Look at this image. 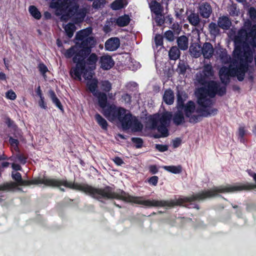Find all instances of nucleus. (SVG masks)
<instances>
[{
    "label": "nucleus",
    "instance_id": "obj_1",
    "mask_svg": "<svg viewBox=\"0 0 256 256\" xmlns=\"http://www.w3.org/2000/svg\"><path fill=\"white\" fill-rule=\"evenodd\" d=\"M39 184H44L48 187H60L63 186L70 189L84 192L92 198L104 202L102 200L116 199L126 202L142 204L147 207H152V200H144L142 196H136L129 194L124 190L118 189L114 192V188L109 186L102 188L94 187L86 183L79 184L66 180L50 178L44 176H38Z\"/></svg>",
    "mask_w": 256,
    "mask_h": 256
},
{
    "label": "nucleus",
    "instance_id": "obj_2",
    "mask_svg": "<svg viewBox=\"0 0 256 256\" xmlns=\"http://www.w3.org/2000/svg\"><path fill=\"white\" fill-rule=\"evenodd\" d=\"M247 37L246 32L242 30L235 38L234 54L236 59L230 64L228 71L230 76H236L240 81L244 79L248 64L253 60L252 52L247 43Z\"/></svg>",
    "mask_w": 256,
    "mask_h": 256
},
{
    "label": "nucleus",
    "instance_id": "obj_3",
    "mask_svg": "<svg viewBox=\"0 0 256 256\" xmlns=\"http://www.w3.org/2000/svg\"><path fill=\"white\" fill-rule=\"evenodd\" d=\"M79 0H58L56 2H52L50 7L56 10V14L61 15L62 21H67L71 17L78 22L82 20L86 14L84 8H78Z\"/></svg>",
    "mask_w": 256,
    "mask_h": 256
},
{
    "label": "nucleus",
    "instance_id": "obj_4",
    "mask_svg": "<svg viewBox=\"0 0 256 256\" xmlns=\"http://www.w3.org/2000/svg\"><path fill=\"white\" fill-rule=\"evenodd\" d=\"M92 32L91 28H87L76 33L75 44L82 48L78 55L87 56L91 52V48L96 44L94 39L90 36ZM78 56L74 58L75 60L80 59Z\"/></svg>",
    "mask_w": 256,
    "mask_h": 256
},
{
    "label": "nucleus",
    "instance_id": "obj_5",
    "mask_svg": "<svg viewBox=\"0 0 256 256\" xmlns=\"http://www.w3.org/2000/svg\"><path fill=\"white\" fill-rule=\"evenodd\" d=\"M196 112L200 114L201 118H208L217 114L218 110L214 106L216 104V97H196Z\"/></svg>",
    "mask_w": 256,
    "mask_h": 256
},
{
    "label": "nucleus",
    "instance_id": "obj_6",
    "mask_svg": "<svg viewBox=\"0 0 256 256\" xmlns=\"http://www.w3.org/2000/svg\"><path fill=\"white\" fill-rule=\"evenodd\" d=\"M82 50V48L77 46L76 44H75V45L73 46H72L69 49L66 50L64 54V56L67 58H70L73 56H74L73 58V61L74 62L76 63V66L75 68L72 69L70 71V74L72 78L74 79H76L78 80H82V77H80V72L82 71V62H80L82 60H84L86 56H79L78 59L75 60L74 58L78 56L80 51Z\"/></svg>",
    "mask_w": 256,
    "mask_h": 256
},
{
    "label": "nucleus",
    "instance_id": "obj_7",
    "mask_svg": "<svg viewBox=\"0 0 256 256\" xmlns=\"http://www.w3.org/2000/svg\"><path fill=\"white\" fill-rule=\"evenodd\" d=\"M196 106L195 103L192 100L188 101L185 105H183V112L186 118H188V122L191 124H196L202 120L200 114H194L196 112Z\"/></svg>",
    "mask_w": 256,
    "mask_h": 256
},
{
    "label": "nucleus",
    "instance_id": "obj_8",
    "mask_svg": "<svg viewBox=\"0 0 256 256\" xmlns=\"http://www.w3.org/2000/svg\"><path fill=\"white\" fill-rule=\"evenodd\" d=\"M98 60V56L94 53H90L89 54L87 55L84 60H80V62L82 64V69L80 72V76L86 70L87 72H93L96 68V64Z\"/></svg>",
    "mask_w": 256,
    "mask_h": 256
},
{
    "label": "nucleus",
    "instance_id": "obj_9",
    "mask_svg": "<svg viewBox=\"0 0 256 256\" xmlns=\"http://www.w3.org/2000/svg\"><path fill=\"white\" fill-rule=\"evenodd\" d=\"M125 112V108H117L114 104L108 105L103 112L104 115L110 121L118 120V118Z\"/></svg>",
    "mask_w": 256,
    "mask_h": 256
},
{
    "label": "nucleus",
    "instance_id": "obj_10",
    "mask_svg": "<svg viewBox=\"0 0 256 256\" xmlns=\"http://www.w3.org/2000/svg\"><path fill=\"white\" fill-rule=\"evenodd\" d=\"M83 77L87 80L86 86L88 89L93 94H96L98 92V80L96 78H92L94 74V72H84Z\"/></svg>",
    "mask_w": 256,
    "mask_h": 256
},
{
    "label": "nucleus",
    "instance_id": "obj_11",
    "mask_svg": "<svg viewBox=\"0 0 256 256\" xmlns=\"http://www.w3.org/2000/svg\"><path fill=\"white\" fill-rule=\"evenodd\" d=\"M213 74L212 66L210 64H206L204 66L203 70L196 74V80L202 85L206 84L207 79L212 76Z\"/></svg>",
    "mask_w": 256,
    "mask_h": 256
},
{
    "label": "nucleus",
    "instance_id": "obj_12",
    "mask_svg": "<svg viewBox=\"0 0 256 256\" xmlns=\"http://www.w3.org/2000/svg\"><path fill=\"white\" fill-rule=\"evenodd\" d=\"M134 117L130 112H127L125 109V112L118 120L121 124L122 129L128 130L132 127Z\"/></svg>",
    "mask_w": 256,
    "mask_h": 256
},
{
    "label": "nucleus",
    "instance_id": "obj_13",
    "mask_svg": "<svg viewBox=\"0 0 256 256\" xmlns=\"http://www.w3.org/2000/svg\"><path fill=\"white\" fill-rule=\"evenodd\" d=\"M218 88L219 86L218 83L211 81L208 84L207 92H205L204 90L202 87L198 90V92L200 94L199 96H206V94L208 96H214L218 94Z\"/></svg>",
    "mask_w": 256,
    "mask_h": 256
},
{
    "label": "nucleus",
    "instance_id": "obj_14",
    "mask_svg": "<svg viewBox=\"0 0 256 256\" xmlns=\"http://www.w3.org/2000/svg\"><path fill=\"white\" fill-rule=\"evenodd\" d=\"M99 63L100 68L104 70H108L111 68L114 64L112 58L108 54H104L100 57Z\"/></svg>",
    "mask_w": 256,
    "mask_h": 256
},
{
    "label": "nucleus",
    "instance_id": "obj_15",
    "mask_svg": "<svg viewBox=\"0 0 256 256\" xmlns=\"http://www.w3.org/2000/svg\"><path fill=\"white\" fill-rule=\"evenodd\" d=\"M248 191L244 183H236L234 185L225 186V192H236Z\"/></svg>",
    "mask_w": 256,
    "mask_h": 256
},
{
    "label": "nucleus",
    "instance_id": "obj_16",
    "mask_svg": "<svg viewBox=\"0 0 256 256\" xmlns=\"http://www.w3.org/2000/svg\"><path fill=\"white\" fill-rule=\"evenodd\" d=\"M120 46V40L117 38H112L107 40L105 43V48L107 50L114 51Z\"/></svg>",
    "mask_w": 256,
    "mask_h": 256
},
{
    "label": "nucleus",
    "instance_id": "obj_17",
    "mask_svg": "<svg viewBox=\"0 0 256 256\" xmlns=\"http://www.w3.org/2000/svg\"><path fill=\"white\" fill-rule=\"evenodd\" d=\"M184 114L182 110L178 109L173 115L172 120L173 123L176 126H180L185 122Z\"/></svg>",
    "mask_w": 256,
    "mask_h": 256
},
{
    "label": "nucleus",
    "instance_id": "obj_18",
    "mask_svg": "<svg viewBox=\"0 0 256 256\" xmlns=\"http://www.w3.org/2000/svg\"><path fill=\"white\" fill-rule=\"evenodd\" d=\"M202 54L205 58H210L214 54V49L210 42H205L202 47Z\"/></svg>",
    "mask_w": 256,
    "mask_h": 256
},
{
    "label": "nucleus",
    "instance_id": "obj_19",
    "mask_svg": "<svg viewBox=\"0 0 256 256\" xmlns=\"http://www.w3.org/2000/svg\"><path fill=\"white\" fill-rule=\"evenodd\" d=\"M212 12L210 6L208 3H204L200 6V13L204 18H208Z\"/></svg>",
    "mask_w": 256,
    "mask_h": 256
},
{
    "label": "nucleus",
    "instance_id": "obj_20",
    "mask_svg": "<svg viewBox=\"0 0 256 256\" xmlns=\"http://www.w3.org/2000/svg\"><path fill=\"white\" fill-rule=\"evenodd\" d=\"M202 48L198 44H193L190 48V54L195 58H198L202 54Z\"/></svg>",
    "mask_w": 256,
    "mask_h": 256
},
{
    "label": "nucleus",
    "instance_id": "obj_21",
    "mask_svg": "<svg viewBox=\"0 0 256 256\" xmlns=\"http://www.w3.org/2000/svg\"><path fill=\"white\" fill-rule=\"evenodd\" d=\"M177 43L181 50H186L188 48V39L186 36H182L178 38Z\"/></svg>",
    "mask_w": 256,
    "mask_h": 256
},
{
    "label": "nucleus",
    "instance_id": "obj_22",
    "mask_svg": "<svg viewBox=\"0 0 256 256\" xmlns=\"http://www.w3.org/2000/svg\"><path fill=\"white\" fill-rule=\"evenodd\" d=\"M248 175L252 177L256 182V184H253L252 183H249L248 182H245V185L246 188L247 190H253L256 188V173L254 172L252 170H246Z\"/></svg>",
    "mask_w": 256,
    "mask_h": 256
},
{
    "label": "nucleus",
    "instance_id": "obj_23",
    "mask_svg": "<svg viewBox=\"0 0 256 256\" xmlns=\"http://www.w3.org/2000/svg\"><path fill=\"white\" fill-rule=\"evenodd\" d=\"M172 118V113L170 112H166L162 114L161 116L159 118V120L161 124L168 126Z\"/></svg>",
    "mask_w": 256,
    "mask_h": 256
},
{
    "label": "nucleus",
    "instance_id": "obj_24",
    "mask_svg": "<svg viewBox=\"0 0 256 256\" xmlns=\"http://www.w3.org/2000/svg\"><path fill=\"white\" fill-rule=\"evenodd\" d=\"M163 168L172 174H179L182 172V166L181 165L178 166H163Z\"/></svg>",
    "mask_w": 256,
    "mask_h": 256
},
{
    "label": "nucleus",
    "instance_id": "obj_25",
    "mask_svg": "<svg viewBox=\"0 0 256 256\" xmlns=\"http://www.w3.org/2000/svg\"><path fill=\"white\" fill-rule=\"evenodd\" d=\"M188 20L190 24L197 26L200 22V18L198 14L192 12L188 16Z\"/></svg>",
    "mask_w": 256,
    "mask_h": 256
},
{
    "label": "nucleus",
    "instance_id": "obj_26",
    "mask_svg": "<svg viewBox=\"0 0 256 256\" xmlns=\"http://www.w3.org/2000/svg\"><path fill=\"white\" fill-rule=\"evenodd\" d=\"M95 118L97 123L102 129L104 130H107L108 123L102 116H100L99 114H96L95 115Z\"/></svg>",
    "mask_w": 256,
    "mask_h": 256
},
{
    "label": "nucleus",
    "instance_id": "obj_27",
    "mask_svg": "<svg viewBox=\"0 0 256 256\" xmlns=\"http://www.w3.org/2000/svg\"><path fill=\"white\" fill-rule=\"evenodd\" d=\"M248 132V130L246 129L244 126H240L238 128L237 136L238 137V140L241 143H245L246 141V139L244 138V136Z\"/></svg>",
    "mask_w": 256,
    "mask_h": 256
},
{
    "label": "nucleus",
    "instance_id": "obj_28",
    "mask_svg": "<svg viewBox=\"0 0 256 256\" xmlns=\"http://www.w3.org/2000/svg\"><path fill=\"white\" fill-rule=\"evenodd\" d=\"M130 21V18L128 15H124L118 18L116 22L119 26H127Z\"/></svg>",
    "mask_w": 256,
    "mask_h": 256
},
{
    "label": "nucleus",
    "instance_id": "obj_29",
    "mask_svg": "<svg viewBox=\"0 0 256 256\" xmlns=\"http://www.w3.org/2000/svg\"><path fill=\"white\" fill-rule=\"evenodd\" d=\"M168 55L170 60H176L180 56V52L176 46H172L169 51Z\"/></svg>",
    "mask_w": 256,
    "mask_h": 256
},
{
    "label": "nucleus",
    "instance_id": "obj_30",
    "mask_svg": "<svg viewBox=\"0 0 256 256\" xmlns=\"http://www.w3.org/2000/svg\"><path fill=\"white\" fill-rule=\"evenodd\" d=\"M150 7L151 10L154 14H158L161 12V6L156 1H152L150 4Z\"/></svg>",
    "mask_w": 256,
    "mask_h": 256
},
{
    "label": "nucleus",
    "instance_id": "obj_31",
    "mask_svg": "<svg viewBox=\"0 0 256 256\" xmlns=\"http://www.w3.org/2000/svg\"><path fill=\"white\" fill-rule=\"evenodd\" d=\"M16 184L13 182H6L0 185V191L11 190L16 188Z\"/></svg>",
    "mask_w": 256,
    "mask_h": 256
},
{
    "label": "nucleus",
    "instance_id": "obj_32",
    "mask_svg": "<svg viewBox=\"0 0 256 256\" xmlns=\"http://www.w3.org/2000/svg\"><path fill=\"white\" fill-rule=\"evenodd\" d=\"M64 29L69 38H72L76 30L75 26L73 24L69 23L64 26Z\"/></svg>",
    "mask_w": 256,
    "mask_h": 256
},
{
    "label": "nucleus",
    "instance_id": "obj_33",
    "mask_svg": "<svg viewBox=\"0 0 256 256\" xmlns=\"http://www.w3.org/2000/svg\"><path fill=\"white\" fill-rule=\"evenodd\" d=\"M159 122V118L156 115L151 116L148 119V122L150 124V128L152 130L156 129Z\"/></svg>",
    "mask_w": 256,
    "mask_h": 256
},
{
    "label": "nucleus",
    "instance_id": "obj_34",
    "mask_svg": "<svg viewBox=\"0 0 256 256\" xmlns=\"http://www.w3.org/2000/svg\"><path fill=\"white\" fill-rule=\"evenodd\" d=\"M31 184H39L38 177L35 178L30 180H22L18 185L23 186H28Z\"/></svg>",
    "mask_w": 256,
    "mask_h": 256
},
{
    "label": "nucleus",
    "instance_id": "obj_35",
    "mask_svg": "<svg viewBox=\"0 0 256 256\" xmlns=\"http://www.w3.org/2000/svg\"><path fill=\"white\" fill-rule=\"evenodd\" d=\"M28 10L31 15L35 18L39 20L41 18V14L36 6H30Z\"/></svg>",
    "mask_w": 256,
    "mask_h": 256
},
{
    "label": "nucleus",
    "instance_id": "obj_36",
    "mask_svg": "<svg viewBox=\"0 0 256 256\" xmlns=\"http://www.w3.org/2000/svg\"><path fill=\"white\" fill-rule=\"evenodd\" d=\"M98 98V104L99 106L102 108L104 112L108 105H110L108 102V97H97Z\"/></svg>",
    "mask_w": 256,
    "mask_h": 256
},
{
    "label": "nucleus",
    "instance_id": "obj_37",
    "mask_svg": "<svg viewBox=\"0 0 256 256\" xmlns=\"http://www.w3.org/2000/svg\"><path fill=\"white\" fill-rule=\"evenodd\" d=\"M168 126L164 124H161L158 126L156 129L162 135V137L164 138L168 136V130L166 128Z\"/></svg>",
    "mask_w": 256,
    "mask_h": 256
},
{
    "label": "nucleus",
    "instance_id": "obj_38",
    "mask_svg": "<svg viewBox=\"0 0 256 256\" xmlns=\"http://www.w3.org/2000/svg\"><path fill=\"white\" fill-rule=\"evenodd\" d=\"M100 85V89L106 92H109L112 88L111 84L108 80L102 81Z\"/></svg>",
    "mask_w": 256,
    "mask_h": 256
},
{
    "label": "nucleus",
    "instance_id": "obj_39",
    "mask_svg": "<svg viewBox=\"0 0 256 256\" xmlns=\"http://www.w3.org/2000/svg\"><path fill=\"white\" fill-rule=\"evenodd\" d=\"M9 142L12 147L16 152H19V141L18 140V139H16L12 137H10L9 138Z\"/></svg>",
    "mask_w": 256,
    "mask_h": 256
},
{
    "label": "nucleus",
    "instance_id": "obj_40",
    "mask_svg": "<svg viewBox=\"0 0 256 256\" xmlns=\"http://www.w3.org/2000/svg\"><path fill=\"white\" fill-rule=\"evenodd\" d=\"M208 28L209 31L212 34L216 36L218 34L219 29L216 24L214 22H211L209 24Z\"/></svg>",
    "mask_w": 256,
    "mask_h": 256
},
{
    "label": "nucleus",
    "instance_id": "obj_41",
    "mask_svg": "<svg viewBox=\"0 0 256 256\" xmlns=\"http://www.w3.org/2000/svg\"><path fill=\"white\" fill-rule=\"evenodd\" d=\"M124 6L122 0H116L111 4V8L112 10H118L122 8Z\"/></svg>",
    "mask_w": 256,
    "mask_h": 256
},
{
    "label": "nucleus",
    "instance_id": "obj_42",
    "mask_svg": "<svg viewBox=\"0 0 256 256\" xmlns=\"http://www.w3.org/2000/svg\"><path fill=\"white\" fill-rule=\"evenodd\" d=\"M132 141L134 144L136 148H140L142 146L144 142L142 138H132Z\"/></svg>",
    "mask_w": 256,
    "mask_h": 256
},
{
    "label": "nucleus",
    "instance_id": "obj_43",
    "mask_svg": "<svg viewBox=\"0 0 256 256\" xmlns=\"http://www.w3.org/2000/svg\"><path fill=\"white\" fill-rule=\"evenodd\" d=\"M188 68V65L184 62H180L178 65V71L181 74H184Z\"/></svg>",
    "mask_w": 256,
    "mask_h": 256
},
{
    "label": "nucleus",
    "instance_id": "obj_44",
    "mask_svg": "<svg viewBox=\"0 0 256 256\" xmlns=\"http://www.w3.org/2000/svg\"><path fill=\"white\" fill-rule=\"evenodd\" d=\"M158 176H152L147 179V182L151 186H156L158 183Z\"/></svg>",
    "mask_w": 256,
    "mask_h": 256
},
{
    "label": "nucleus",
    "instance_id": "obj_45",
    "mask_svg": "<svg viewBox=\"0 0 256 256\" xmlns=\"http://www.w3.org/2000/svg\"><path fill=\"white\" fill-rule=\"evenodd\" d=\"M54 104L62 112H64L63 106L58 97H51Z\"/></svg>",
    "mask_w": 256,
    "mask_h": 256
},
{
    "label": "nucleus",
    "instance_id": "obj_46",
    "mask_svg": "<svg viewBox=\"0 0 256 256\" xmlns=\"http://www.w3.org/2000/svg\"><path fill=\"white\" fill-rule=\"evenodd\" d=\"M133 125L134 126V131H140L142 130V124L138 120L136 117H134V118Z\"/></svg>",
    "mask_w": 256,
    "mask_h": 256
},
{
    "label": "nucleus",
    "instance_id": "obj_47",
    "mask_svg": "<svg viewBox=\"0 0 256 256\" xmlns=\"http://www.w3.org/2000/svg\"><path fill=\"white\" fill-rule=\"evenodd\" d=\"M164 37L168 41L172 42L174 40V36L173 32L172 30H168L164 33Z\"/></svg>",
    "mask_w": 256,
    "mask_h": 256
},
{
    "label": "nucleus",
    "instance_id": "obj_48",
    "mask_svg": "<svg viewBox=\"0 0 256 256\" xmlns=\"http://www.w3.org/2000/svg\"><path fill=\"white\" fill-rule=\"evenodd\" d=\"M16 158L18 162L22 164H24L26 162L27 157L24 154H16Z\"/></svg>",
    "mask_w": 256,
    "mask_h": 256
},
{
    "label": "nucleus",
    "instance_id": "obj_49",
    "mask_svg": "<svg viewBox=\"0 0 256 256\" xmlns=\"http://www.w3.org/2000/svg\"><path fill=\"white\" fill-rule=\"evenodd\" d=\"M156 148L160 152H164L168 150V146L166 144H156Z\"/></svg>",
    "mask_w": 256,
    "mask_h": 256
},
{
    "label": "nucleus",
    "instance_id": "obj_50",
    "mask_svg": "<svg viewBox=\"0 0 256 256\" xmlns=\"http://www.w3.org/2000/svg\"><path fill=\"white\" fill-rule=\"evenodd\" d=\"M12 178L18 184H20L21 180H22V175L18 172H16L15 174L12 173Z\"/></svg>",
    "mask_w": 256,
    "mask_h": 256
},
{
    "label": "nucleus",
    "instance_id": "obj_51",
    "mask_svg": "<svg viewBox=\"0 0 256 256\" xmlns=\"http://www.w3.org/2000/svg\"><path fill=\"white\" fill-rule=\"evenodd\" d=\"M250 18L252 20H256V10L254 7H251L248 10Z\"/></svg>",
    "mask_w": 256,
    "mask_h": 256
},
{
    "label": "nucleus",
    "instance_id": "obj_52",
    "mask_svg": "<svg viewBox=\"0 0 256 256\" xmlns=\"http://www.w3.org/2000/svg\"><path fill=\"white\" fill-rule=\"evenodd\" d=\"M138 85L136 83L134 82H130L127 84V88L131 91H134L137 90Z\"/></svg>",
    "mask_w": 256,
    "mask_h": 256
},
{
    "label": "nucleus",
    "instance_id": "obj_53",
    "mask_svg": "<svg viewBox=\"0 0 256 256\" xmlns=\"http://www.w3.org/2000/svg\"><path fill=\"white\" fill-rule=\"evenodd\" d=\"M150 172L152 174H156L158 172V169L156 165H150L148 167Z\"/></svg>",
    "mask_w": 256,
    "mask_h": 256
},
{
    "label": "nucleus",
    "instance_id": "obj_54",
    "mask_svg": "<svg viewBox=\"0 0 256 256\" xmlns=\"http://www.w3.org/2000/svg\"><path fill=\"white\" fill-rule=\"evenodd\" d=\"M155 42L157 46L162 44V37L160 34H156L155 36Z\"/></svg>",
    "mask_w": 256,
    "mask_h": 256
},
{
    "label": "nucleus",
    "instance_id": "obj_55",
    "mask_svg": "<svg viewBox=\"0 0 256 256\" xmlns=\"http://www.w3.org/2000/svg\"><path fill=\"white\" fill-rule=\"evenodd\" d=\"M164 101L168 104H172L174 100V97H162Z\"/></svg>",
    "mask_w": 256,
    "mask_h": 256
},
{
    "label": "nucleus",
    "instance_id": "obj_56",
    "mask_svg": "<svg viewBox=\"0 0 256 256\" xmlns=\"http://www.w3.org/2000/svg\"><path fill=\"white\" fill-rule=\"evenodd\" d=\"M38 68L43 75L48 70L47 67L43 64H40L38 65Z\"/></svg>",
    "mask_w": 256,
    "mask_h": 256
},
{
    "label": "nucleus",
    "instance_id": "obj_57",
    "mask_svg": "<svg viewBox=\"0 0 256 256\" xmlns=\"http://www.w3.org/2000/svg\"><path fill=\"white\" fill-rule=\"evenodd\" d=\"M178 98V109L181 110L183 108V105H185L186 104L184 103V100L183 99V97H177Z\"/></svg>",
    "mask_w": 256,
    "mask_h": 256
},
{
    "label": "nucleus",
    "instance_id": "obj_58",
    "mask_svg": "<svg viewBox=\"0 0 256 256\" xmlns=\"http://www.w3.org/2000/svg\"><path fill=\"white\" fill-rule=\"evenodd\" d=\"M182 140L180 138H177L173 140L172 146L174 148H178L181 144Z\"/></svg>",
    "mask_w": 256,
    "mask_h": 256
},
{
    "label": "nucleus",
    "instance_id": "obj_59",
    "mask_svg": "<svg viewBox=\"0 0 256 256\" xmlns=\"http://www.w3.org/2000/svg\"><path fill=\"white\" fill-rule=\"evenodd\" d=\"M40 100L38 101V104L40 106V108H44V109H46L47 108V106L46 102L44 100V97H40Z\"/></svg>",
    "mask_w": 256,
    "mask_h": 256
},
{
    "label": "nucleus",
    "instance_id": "obj_60",
    "mask_svg": "<svg viewBox=\"0 0 256 256\" xmlns=\"http://www.w3.org/2000/svg\"><path fill=\"white\" fill-rule=\"evenodd\" d=\"M113 161L117 166H121L122 164H124V161L119 156H116L113 158Z\"/></svg>",
    "mask_w": 256,
    "mask_h": 256
},
{
    "label": "nucleus",
    "instance_id": "obj_61",
    "mask_svg": "<svg viewBox=\"0 0 256 256\" xmlns=\"http://www.w3.org/2000/svg\"><path fill=\"white\" fill-rule=\"evenodd\" d=\"M249 34L250 36L254 37V39H256V24L252 26Z\"/></svg>",
    "mask_w": 256,
    "mask_h": 256
},
{
    "label": "nucleus",
    "instance_id": "obj_62",
    "mask_svg": "<svg viewBox=\"0 0 256 256\" xmlns=\"http://www.w3.org/2000/svg\"><path fill=\"white\" fill-rule=\"evenodd\" d=\"M112 24L110 22H108L106 24L104 27V30L106 32H108L111 30V28H110V26Z\"/></svg>",
    "mask_w": 256,
    "mask_h": 256
},
{
    "label": "nucleus",
    "instance_id": "obj_63",
    "mask_svg": "<svg viewBox=\"0 0 256 256\" xmlns=\"http://www.w3.org/2000/svg\"><path fill=\"white\" fill-rule=\"evenodd\" d=\"M218 25L219 27L224 28V17L222 16L219 18L218 20Z\"/></svg>",
    "mask_w": 256,
    "mask_h": 256
},
{
    "label": "nucleus",
    "instance_id": "obj_64",
    "mask_svg": "<svg viewBox=\"0 0 256 256\" xmlns=\"http://www.w3.org/2000/svg\"><path fill=\"white\" fill-rule=\"evenodd\" d=\"M12 167L15 170H21L22 169V166L19 164L15 163L12 164Z\"/></svg>",
    "mask_w": 256,
    "mask_h": 256
}]
</instances>
